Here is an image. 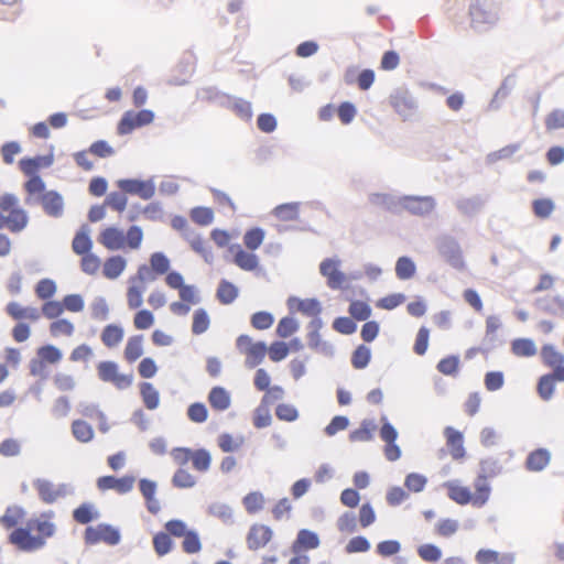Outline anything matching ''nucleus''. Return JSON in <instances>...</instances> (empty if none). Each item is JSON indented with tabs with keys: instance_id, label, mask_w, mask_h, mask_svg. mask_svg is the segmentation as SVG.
Instances as JSON below:
<instances>
[{
	"instance_id": "obj_27",
	"label": "nucleus",
	"mask_w": 564,
	"mask_h": 564,
	"mask_svg": "<svg viewBox=\"0 0 564 564\" xmlns=\"http://www.w3.org/2000/svg\"><path fill=\"white\" fill-rule=\"evenodd\" d=\"M39 361L34 360L31 364V373H37V366H41L43 362L46 364H57L62 359V351L53 346V345H44L37 349Z\"/></svg>"
},
{
	"instance_id": "obj_50",
	"label": "nucleus",
	"mask_w": 564,
	"mask_h": 564,
	"mask_svg": "<svg viewBox=\"0 0 564 564\" xmlns=\"http://www.w3.org/2000/svg\"><path fill=\"white\" fill-rule=\"evenodd\" d=\"M99 517L94 505L85 502L73 511V519L80 524H87Z\"/></svg>"
},
{
	"instance_id": "obj_41",
	"label": "nucleus",
	"mask_w": 564,
	"mask_h": 564,
	"mask_svg": "<svg viewBox=\"0 0 564 564\" xmlns=\"http://www.w3.org/2000/svg\"><path fill=\"white\" fill-rule=\"evenodd\" d=\"M272 423V415L270 405L264 401L260 400V403L253 410L252 424L256 429H264L270 426Z\"/></svg>"
},
{
	"instance_id": "obj_36",
	"label": "nucleus",
	"mask_w": 564,
	"mask_h": 564,
	"mask_svg": "<svg viewBox=\"0 0 564 564\" xmlns=\"http://www.w3.org/2000/svg\"><path fill=\"white\" fill-rule=\"evenodd\" d=\"M172 533L164 529L153 535V549L159 556H164L172 552L174 549V541L172 540Z\"/></svg>"
},
{
	"instance_id": "obj_8",
	"label": "nucleus",
	"mask_w": 564,
	"mask_h": 564,
	"mask_svg": "<svg viewBox=\"0 0 564 564\" xmlns=\"http://www.w3.org/2000/svg\"><path fill=\"white\" fill-rule=\"evenodd\" d=\"M39 498L46 505H53L69 494L67 484H54L48 479L37 478L33 481Z\"/></svg>"
},
{
	"instance_id": "obj_7",
	"label": "nucleus",
	"mask_w": 564,
	"mask_h": 564,
	"mask_svg": "<svg viewBox=\"0 0 564 564\" xmlns=\"http://www.w3.org/2000/svg\"><path fill=\"white\" fill-rule=\"evenodd\" d=\"M389 99L392 108L404 121L411 119L417 111V100L405 86L397 87Z\"/></svg>"
},
{
	"instance_id": "obj_19",
	"label": "nucleus",
	"mask_w": 564,
	"mask_h": 564,
	"mask_svg": "<svg viewBox=\"0 0 564 564\" xmlns=\"http://www.w3.org/2000/svg\"><path fill=\"white\" fill-rule=\"evenodd\" d=\"M487 200L488 196L477 194L457 199L455 207L463 216L474 217L482 210Z\"/></svg>"
},
{
	"instance_id": "obj_10",
	"label": "nucleus",
	"mask_w": 564,
	"mask_h": 564,
	"mask_svg": "<svg viewBox=\"0 0 564 564\" xmlns=\"http://www.w3.org/2000/svg\"><path fill=\"white\" fill-rule=\"evenodd\" d=\"M97 372L100 380L110 382L119 389L130 387L133 380L132 375L120 373L117 364L113 361L99 362Z\"/></svg>"
},
{
	"instance_id": "obj_31",
	"label": "nucleus",
	"mask_w": 564,
	"mask_h": 564,
	"mask_svg": "<svg viewBox=\"0 0 564 564\" xmlns=\"http://www.w3.org/2000/svg\"><path fill=\"white\" fill-rule=\"evenodd\" d=\"M300 202L283 203L272 209V215L281 221H296L300 219Z\"/></svg>"
},
{
	"instance_id": "obj_55",
	"label": "nucleus",
	"mask_w": 564,
	"mask_h": 564,
	"mask_svg": "<svg viewBox=\"0 0 564 564\" xmlns=\"http://www.w3.org/2000/svg\"><path fill=\"white\" fill-rule=\"evenodd\" d=\"M210 317L207 311L199 307L193 313L192 333L194 335H202L209 328Z\"/></svg>"
},
{
	"instance_id": "obj_34",
	"label": "nucleus",
	"mask_w": 564,
	"mask_h": 564,
	"mask_svg": "<svg viewBox=\"0 0 564 564\" xmlns=\"http://www.w3.org/2000/svg\"><path fill=\"white\" fill-rule=\"evenodd\" d=\"M41 203L45 213L53 217H58L63 213V198L56 192L43 194Z\"/></svg>"
},
{
	"instance_id": "obj_56",
	"label": "nucleus",
	"mask_w": 564,
	"mask_h": 564,
	"mask_svg": "<svg viewBox=\"0 0 564 564\" xmlns=\"http://www.w3.org/2000/svg\"><path fill=\"white\" fill-rule=\"evenodd\" d=\"M348 313L355 321L364 322L371 316L372 308L365 301L352 300L350 301Z\"/></svg>"
},
{
	"instance_id": "obj_57",
	"label": "nucleus",
	"mask_w": 564,
	"mask_h": 564,
	"mask_svg": "<svg viewBox=\"0 0 564 564\" xmlns=\"http://www.w3.org/2000/svg\"><path fill=\"white\" fill-rule=\"evenodd\" d=\"M189 217L196 225L208 226L214 221L215 214L210 207L196 206L189 210Z\"/></svg>"
},
{
	"instance_id": "obj_61",
	"label": "nucleus",
	"mask_w": 564,
	"mask_h": 564,
	"mask_svg": "<svg viewBox=\"0 0 564 564\" xmlns=\"http://www.w3.org/2000/svg\"><path fill=\"white\" fill-rule=\"evenodd\" d=\"M242 503L248 513L254 514L263 509L264 497L260 491H251L242 498Z\"/></svg>"
},
{
	"instance_id": "obj_30",
	"label": "nucleus",
	"mask_w": 564,
	"mask_h": 564,
	"mask_svg": "<svg viewBox=\"0 0 564 564\" xmlns=\"http://www.w3.org/2000/svg\"><path fill=\"white\" fill-rule=\"evenodd\" d=\"M267 351H268V346H267L265 341H262V340L256 341L254 345L247 347L245 349V355H246L245 366L249 369L256 368L263 361V359L267 355Z\"/></svg>"
},
{
	"instance_id": "obj_18",
	"label": "nucleus",
	"mask_w": 564,
	"mask_h": 564,
	"mask_svg": "<svg viewBox=\"0 0 564 564\" xmlns=\"http://www.w3.org/2000/svg\"><path fill=\"white\" fill-rule=\"evenodd\" d=\"M444 436L452 458L455 460L463 459L466 455L463 433L453 426H446Z\"/></svg>"
},
{
	"instance_id": "obj_63",
	"label": "nucleus",
	"mask_w": 564,
	"mask_h": 564,
	"mask_svg": "<svg viewBox=\"0 0 564 564\" xmlns=\"http://www.w3.org/2000/svg\"><path fill=\"white\" fill-rule=\"evenodd\" d=\"M416 552L420 558L427 563H435L442 557L441 547L433 543L421 544Z\"/></svg>"
},
{
	"instance_id": "obj_28",
	"label": "nucleus",
	"mask_w": 564,
	"mask_h": 564,
	"mask_svg": "<svg viewBox=\"0 0 564 564\" xmlns=\"http://www.w3.org/2000/svg\"><path fill=\"white\" fill-rule=\"evenodd\" d=\"M517 84V77L514 74H509L506 76L500 84L499 88L495 93L492 99L489 102V109L498 110L501 107V100L506 99Z\"/></svg>"
},
{
	"instance_id": "obj_26",
	"label": "nucleus",
	"mask_w": 564,
	"mask_h": 564,
	"mask_svg": "<svg viewBox=\"0 0 564 564\" xmlns=\"http://www.w3.org/2000/svg\"><path fill=\"white\" fill-rule=\"evenodd\" d=\"M6 313L14 321L28 319L35 322L40 318L41 313L35 307L22 306L18 302H10L6 306Z\"/></svg>"
},
{
	"instance_id": "obj_39",
	"label": "nucleus",
	"mask_w": 564,
	"mask_h": 564,
	"mask_svg": "<svg viewBox=\"0 0 564 564\" xmlns=\"http://www.w3.org/2000/svg\"><path fill=\"white\" fill-rule=\"evenodd\" d=\"M52 156H35L22 159L20 161V169L25 175H35L41 167H47L52 164Z\"/></svg>"
},
{
	"instance_id": "obj_14",
	"label": "nucleus",
	"mask_w": 564,
	"mask_h": 564,
	"mask_svg": "<svg viewBox=\"0 0 564 564\" xmlns=\"http://www.w3.org/2000/svg\"><path fill=\"white\" fill-rule=\"evenodd\" d=\"M135 484V477L130 475H124L120 478L115 476H101L97 479L96 486L99 491L105 492L108 490H113L119 495H124L130 492Z\"/></svg>"
},
{
	"instance_id": "obj_42",
	"label": "nucleus",
	"mask_w": 564,
	"mask_h": 564,
	"mask_svg": "<svg viewBox=\"0 0 564 564\" xmlns=\"http://www.w3.org/2000/svg\"><path fill=\"white\" fill-rule=\"evenodd\" d=\"M207 512L209 516L219 519L224 524H234V510L224 502H213L208 506Z\"/></svg>"
},
{
	"instance_id": "obj_16",
	"label": "nucleus",
	"mask_w": 564,
	"mask_h": 564,
	"mask_svg": "<svg viewBox=\"0 0 564 564\" xmlns=\"http://www.w3.org/2000/svg\"><path fill=\"white\" fill-rule=\"evenodd\" d=\"M273 531L265 524H252L247 534V545L251 551L265 546L272 539Z\"/></svg>"
},
{
	"instance_id": "obj_37",
	"label": "nucleus",
	"mask_w": 564,
	"mask_h": 564,
	"mask_svg": "<svg viewBox=\"0 0 564 564\" xmlns=\"http://www.w3.org/2000/svg\"><path fill=\"white\" fill-rule=\"evenodd\" d=\"M395 275L401 281L412 279L416 273V264L409 256H401L395 261Z\"/></svg>"
},
{
	"instance_id": "obj_49",
	"label": "nucleus",
	"mask_w": 564,
	"mask_h": 564,
	"mask_svg": "<svg viewBox=\"0 0 564 564\" xmlns=\"http://www.w3.org/2000/svg\"><path fill=\"white\" fill-rule=\"evenodd\" d=\"M6 364H0V383L9 376L8 366L17 367L21 361V352L18 348L7 347L4 349Z\"/></svg>"
},
{
	"instance_id": "obj_29",
	"label": "nucleus",
	"mask_w": 564,
	"mask_h": 564,
	"mask_svg": "<svg viewBox=\"0 0 564 564\" xmlns=\"http://www.w3.org/2000/svg\"><path fill=\"white\" fill-rule=\"evenodd\" d=\"M239 296V289L227 279H220L216 289V299L223 305L232 304Z\"/></svg>"
},
{
	"instance_id": "obj_22",
	"label": "nucleus",
	"mask_w": 564,
	"mask_h": 564,
	"mask_svg": "<svg viewBox=\"0 0 564 564\" xmlns=\"http://www.w3.org/2000/svg\"><path fill=\"white\" fill-rule=\"evenodd\" d=\"M294 303H297L296 311L306 316H317L322 313V304L316 297L302 300L297 296H289L286 305L289 310H294Z\"/></svg>"
},
{
	"instance_id": "obj_9",
	"label": "nucleus",
	"mask_w": 564,
	"mask_h": 564,
	"mask_svg": "<svg viewBox=\"0 0 564 564\" xmlns=\"http://www.w3.org/2000/svg\"><path fill=\"white\" fill-rule=\"evenodd\" d=\"M85 543L88 545L104 542L108 545H116L120 541V533L117 529L109 524H98L96 527H87L84 533Z\"/></svg>"
},
{
	"instance_id": "obj_47",
	"label": "nucleus",
	"mask_w": 564,
	"mask_h": 564,
	"mask_svg": "<svg viewBox=\"0 0 564 564\" xmlns=\"http://www.w3.org/2000/svg\"><path fill=\"white\" fill-rule=\"evenodd\" d=\"M371 360V349L366 346L365 344H361L355 348V350L351 354V366L357 369L361 370L368 367Z\"/></svg>"
},
{
	"instance_id": "obj_2",
	"label": "nucleus",
	"mask_w": 564,
	"mask_h": 564,
	"mask_svg": "<svg viewBox=\"0 0 564 564\" xmlns=\"http://www.w3.org/2000/svg\"><path fill=\"white\" fill-rule=\"evenodd\" d=\"M0 230L7 227L11 232H20L28 225V215L18 206V198L12 194L0 197Z\"/></svg>"
},
{
	"instance_id": "obj_40",
	"label": "nucleus",
	"mask_w": 564,
	"mask_h": 564,
	"mask_svg": "<svg viewBox=\"0 0 564 564\" xmlns=\"http://www.w3.org/2000/svg\"><path fill=\"white\" fill-rule=\"evenodd\" d=\"M536 351V345L531 338L521 337L511 341V352L517 357H533Z\"/></svg>"
},
{
	"instance_id": "obj_46",
	"label": "nucleus",
	"mask_w": 564,
	"mask_h": 564,
	"mask_svg": "<svg viewBox=\"0 0 564 564\" xmlns=\"http://www.w3.org/2000/svg\"><path fill=\"white\" fill-rule=\"evenodd\" d=\"M459 364L458 355H448L437 362L436 369L444 376L456 377L459 372Z\"/></svg>"
},
{
	"instance_id": "obj_35",
	"label": "nucleus",
	"mask_w": 564,
	"mask_h": 564,
	"mask_svg": "<svg viewBox=\"0 0 564 564\" xmlns=\"http://www.w3.org/2000/svg\"><path fill=\"white\" fill-rule=\"evenodd\" d=\"M123 336L124 330L121 326L117 324H109L102 329L100 339L106 347L113 348L122 341Z\"/></svg>"
},
{
	"instance_id": "obj_59",
	"label": "nucleus",
	"mask_w": 564,
	"mask_h": 564,
	"mask_svg": "<svg viewBox=\"0 0 564 564\" xmlns=\"http://www.w3.org/2000/svg\"><path fill=\"white\" fill-rule=\"evenodd\" d=\"M160 405V392L153 383L143 381V408L155 410Z\"/></svg>"
},
{
	"instance_id": "obj_13",
	"label": "nucleus",
	"mask_w": 564,
	"mask_h": 564,
	"mask_svg": "<svg viewBox=\"0 0 564 564\" xmlns=\"http://www.w3.org/2000/svg\"><path fill=\"white\" fill-rule=\"evenodd\" d=\"M171 268V261L162 251H155L150 256L149 265L143 264V283L155 281L164 275Z\"/></svg>"
},
{
	"instance_id": "obj_52",
	"label": "nucleus",
	"mask_w": 564,
	"mask_h": 564,
	"mask_svg": "<svg viewBox=\"0 0 564 564\" xmlns=\"http://www.w3.org/2000/svg\"><path fill=\"white\" fill-rule=\"evenodd\" d=\"M72 434L80 443H88L94 438L93 426L84 420L73 421Z\"/></svg>"
},
{
	"instance_id": "obj_33",
	"label": "nucleus",
	"mask_w": 564,
	"mask_h": 564,
	"mask_svg": "<svg viewBox=\"0 0 564 564\" xmlns=\"http://www.w3.org/2000/svg\"><path fill=\"white\" fill-rule=\"evenodd\" d=\"M502 470L503 466L501 462L497 457L489 456L480 459L477 476L488 480L489 478L499 476Z\"/></svg>"
},
{
	"instance_id": "obj_64",
	"label": "nucleus",
	"mask_w": 564,
	"mask_h": 564,
	"mask_svg": "<svg viewBox=\"0 0 564 564\" xmlns=\"http://www.w3.org/2000/svg\"><path fill=\"white\" fill-rule=\"evenodd\" d=\"M274 323V316L268 311H258L250 317V324L258 330L269 329Z\"/></svg>"
},
{
	"instance_id": "obj_5",
	"label": "nucleus",
	"mask_w": 564,
	"mask_h": 564,
	"mask_svg": "<svg viewBox=\"0 0 564 564\" xmlns=\"http://www.w3.org/2000/svg\"><path fill=\"white\" fill-rule=\"evenodd\" d=\"M164 529L170 531L173 538H183L182 550L186 554H196L202 550L198 532L189 529L182 519H171L164 523Z\"/></svg>"
},
{
	"instance_id": "obj_38",
	"label": "nucleus",
	"mask_w": 564,
	"mask_h": 564,
	"mask_svg": "<svg viewBox=\"0 0 564 564\" xmlns=\"http://www.w3.org/2000/svg\"><path fill=\"white\" fill-rule=\"evenodd\" d=\"M475 494H473V506L480 508L487 503L491 492V486L481 477H476L475 482Z\"/></svg>"
},
{
	"instance_id": "obj_25",
	"label": "nucleus",
	"mask_w": 564,
	"mask_h": 564,
	"mask_svg": "<svg viewBox=\"0 0 564 564\" xmlns=\"http://www.w3.org/2000/svg\"><path fill=\"white\" fill-rule=\"evenodd\" d=\"M447 489V496L457 505L466 506L473 501V492L466 486H462L458 480H447L443 484Z\"/></svg>"
},
{
	"instance_id": "obj_62",
	"label": "nucleus",
	"mask_w": 564,
	"mask_h": 564,
	"mask_svg": "<svg viewBox=\"0 0 564 564\" xmlns=\"http://www.w3.org/2000/svg\"><path fill=\"white\" fill-rule=\"evenodd\" d=\"M300 328L299 322L292 316L282 317L276 326L275 333L281 338L291 337Z\"/></svg>"
},
{
	"instance_id": "obj_20",
	"label": "nucleus",
	"mask_w": 564,
	"mask_h": 564,
	"mask_svg": "<svg viewBox=\"0 0 564 564\" xmlns=\"http://www.w3.org/2000/svg\"><path fill=\"white\" fill-rule=\"evenodd\" d=\"M319 544L321 540L316 532L308 529H301L292 543L291 550L294 554H299L302 551L317 549Z\"/></svg>"
},
{
	"instance_id": "obj_60",
	"label": "nucleus",
	"mask_w": 564,
	"mask_h": 564,
	"mask_svg": "<svg viewBox=\"0 0 564 564\" xmlns=\"http://www.w3.org/2000/svg\"><path fill=\"white\" fill-rule=\"evenodd\" d=\"M237 117L241 120L249 121L252 118V106L251 102L245 100L243 98L235 97L232 98V104L229 108Z\"/></svg>"
},
{
	"instance_id": "obj_48",
	"label": "nucleus",
	"mask_w": 564,
	"mask_h": 564,
	"mask_svg": "<svg viewBox=\"0 0 564 564\" xmlns=\"http://www.w3.org/2000/svg\"><path fill=\"white\" fill-rule=\"evenodd\" d=\"M48 330L51 336L55 338L72 337L75 333V326L66 318H57L50 324Z\"/></svg>"
},
{
	"instance_id": "obj_32",
	"label": "nucleus",
	"mask_w": 564,
	"mask_h": 564,
	"mask_svg": "<svg viewBox=\"0 0 564 564\" xmlns=\"http://www.w3.org/2000/svg\"><path fill=\"white\" fill-rule=\"evenodd\" d=\"M377 427L375 420L364 419L360 426L349 433L348 438L350 442H370Z\"/></svg>"
},
{
	"instance_id": "obj_24",
	"label": "nucleus",
	"mask_w": 564,
	"mask_h": 564,
	"mask_svg": "<svg viewBox=\"0 0 564 564\" xmlns=\"http://www.w3.org/2000/svg\"><path fill=\"white\" fill-rule=\"evenodd\" d=\"M551 462V452L547 448L540 447L530 452L525 458V469L529 471H542Z\"/></svg>"
},
{
	"instance_id": "obj_12",
	"label": "nucleus",
	"mask_w": 564,
	"mask_h": 564,
	"mask_svg": "<svg viewBox=\"0 0 564 564\" xmlns=\"http://www.w3.org/2000/svg\"><path fill=\"white\" fill-rule=\"evenodd\" d=\"M196 65V57L195 54L188 50L185 51L174 69V74L171 75L169 79V84L175 85V86H183L188 83L189 78L192 77Z\"/></svg>"
},
{
	"instance_id": "obj_21",
	"label": "nucleus",
	"mask_w": 564,
	"mask_h": 564,
	"mask_svg": "<svg viewBox=\"0 0 564 564\" xmlns=\"http://www.w3.org/2000/svg\"><path fill=\"white\" fill-rule=\"evenodd\" d=\"M197 98L203 101H208L216 106L229 109L232 104L234 96L219 90L216 87H205L197 91Z\"/></svg>"
},
{
	"instance_id": "obj_58",
	"label": "nucleus",
	"mask_w": 564,
	"mask_h": 564,
	"mask_svg": "<svg viewBox=\"0 0 564 564\" xmlns=\"http://www.w3.org/2000/svg\"><path fill=\"white\" fill-rule=\"evenodd\" d=\"M172 485L178 489L193 488L196 485V478L185 468H177L171 480Z\"/></svg>"
},
{
	"instance_id": "obj_51",
	"label": "nucleus",
	"mask_w": 564,
	"mask_h": 564,
	"mask_svg": "<svg viewBox=\"0 0 564 564\" xmlns=\"http://www.w3.org/2000/svg\"><path fill=\"white\" fill-rule=\"evenodd\" d=\"M265 231L261 227H252L246 230L243 235V245L250 251L257 250L263 242Z\"/></svg>"
},
{
	"instance_id": "obj_44",
	"label": "nucleus",
	"mask_w": 564,
	"mask_h": 564,
	"mask_svg": "<svg viewBox=\"0 0 564 564\" xmlns=\"http://www.w3.org/2000/svg\"><path fill=\"white\" fill-rule=\"evenodd\" d=\"M536 305L541 311L549 314L557 315L564 313V297L561 295L540 297L536 300Z\"/></svg>"
},
{
	"instance_id": "obj_1",
	"label": "nucleus",
	"mask_w": 564,
	"mask_h": 564,
	"mask_svg": "<svg viewBox=\"0 0 564 564\" xmlns=\"http://www.w3.org/2000/svg\"><path fill=\"white\" fill-rule=\"evenodd\" d=\"M24 510L18 506H10L0 517V524L11 530L8 542L21 552H34L42 549L46 540L55 534L56 527L52 521L53 511L42 512L36 519L28 521L26 527L17 525L24 518Z\"/></svg>"
},
{
	"instance_id": "obj_54",
	"label": "nucleus",
	"mask_w": 564,
	"mask_h": 564,
	"mask_svg": "<svg viewBox=\"0 0 564 564\" xmlns=\"http://www.w3.org/2000/svg\"><path fill=\"white\" fill-rule=\"evenodd\" d=\"M141 126V111H128L118 123V133L128 134Z\"/></svg>"
},
{
	"instance_id": "obj_6",
	"label": "nucleus",
	"mask_w": 564,
	"mask_h": 564,
	"mask_svg": "<svg viewBox=\"0 0 564 564\" xmlns=\"http://www.w3.org/2000/svg\"><path fill=\"white\" fill-rule=\"evenodd\" d=\"M436 249L440 256L455 270L463 271L465 269V261L463 258L462 248L451 235H441L435 240Z\"/></svg>"
},
{
	"instance_id": "obj_23",
	"label": "nucleus",
	"mask_w": 564,
	"mask_h": 564,
	"mask_svg": "<svg viewBox=\"0 0 564 564\" xmlns=\"http://www.w3.org/2000/svg\"><path fill=\"white\" fill-rule=\"evenodd\" d=\"M207 401L214 411L224 412L231 405V395L226 388L215 386L209 390Z\"/></svg>"
},
{
	"instance_id": "obj_45",
	"label": "nucleus",
	"mask_w": 564,
	"mask_h": 564,
	"mask_svg": "<svg viewBox=\"0 0 564 564\" xmlns=\"http://www.w3.org/2000/svg\"><path fill=\"white\" fill-rule=\"evenodd\" d=\"M192 466L196 471L206 473L212 465V454L208 449L200 447L193 449Z\"/></svg>"
},
{
	"instance_id": "obj_43",
	"label": "nucleus",
	"mask_w": 564,
	"mask_h": 564,
	"mask_svg": "<svg viewBox=\"0 0 564 564\" xmlns=\"http://www.w3.org/2000/svg\"><path fill=\"white\" fill-rule=\"evenodd\" d=\"M540 355L546 367L554 368L564 364V354L558 351L553 344H544L541 347Z\"/></svg>"
},
{
	"instance_id": "obj_3",
	"label": "nucleus",
	"mask_w": 564,
	"mask_h": 564,
	"mask_svg": "<svg viewBox=\"0 0 564 564\" xmlns=\"http://www.w3.org/2000/svg\"><path fill=\"white\" fill-rule=\"evenodd\" d=\"M471 28L477 32L487 31L499 19V3L497 0H473L469 6Z\"/></svg>"
},
{
	"instance_id": "obj_4",
	"label": "nucleus",
	"mask_w": 564,
	"mask_h": 564,
	"mask_svg": "<svg viewBox=\"0 0 564 564\" xmlns=\"http://www.w3.org/2000/svg\"><path fill=\"white\" fill-rule=\"evenodd\" d=\"M141 241V230L133 226L127 234L115 227H108L101 231L99 242L109 250H119L129 248H138Z\"/></svg>"
},
{
	"instance_id": "obj_15",
	"label": "nucleus",
	"mask_w": 564,
	"mask_h": 564,
	"mask_svg": "<svg viewBox=\"0 0 564 564\" xmlns=\"http://www.w3.org/2000/svg\"><path fill=\"white\" fill-rule=\"evenodd\" d=\"M232 254V263L243 271H254L259 268V258L253 251H246L239 243H232L228 247Z\"/></svg>"
},
{
	"instance_id": "obj_17",
	"label": "nucleus",
	"mask_w": 564,
	"mask_h": 564,
	"mask_svg": "<svg viewBox=\"0 0 564 564\" xmlns=\"http://www.w3.org/2000/svg\"><path fill=\"white\" fill-rule=\"evenodd\" d=\"M403 195L398 196L388 193H373L369 196L372 205L380 206L391 214L400 215L403 213Z\"/></svg>"
},
{
	"instance_id": "obj_11",
	"label": "nucleus",
	"mask_w": 564,
	"mask_h": 564,
	"mask_svg": "<svg viewBox=\"0 0 564 564\" xmlns=\"http://www.w3.org/2000/svg\"><path fill=\"white\" fill-rule=\"evenodd\" d=\"M403 212L413 216L425 217L436 207V199L431 195H403Z\"/></svg>"
},
{
	"instance_id": "obj_53",
	"label": "nucleus",
	"mask_w": 564,
	"mask_h": 564,
	"mask_svg": "<svg viewBox=\"0 0 564 564\" xmlns=\"http://www.w3.org/2000/svg\"><path fill=\"white\" fill-rule=\"evenodd\" d=\"M536 391L543 401H550L555 391L554 376H551V373L541 376L536 383Z\"/></svg>"
}]
</instances>
